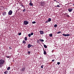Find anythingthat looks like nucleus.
Listing matches in <instances>:
<instances>
[{
    "mask_svg": "<svg viewBox=\"0 0 74 74\" xmlns=\"http://www.w3.org/2000/svg\"><path fill=\"white\" fill-rule=\"evenodd\" d=\"M4 63V60L2 59L0 60V68H1Z\"/></svg>",
    "mask_w": 74,
    "mask_h": 74,
    "instance_id": "nucleus-1",
    "label": "nucleus"
},
{
    "mask_svg": "<svg viewBox=\"0 0 74 74\" xmlns=\"http://www.w3.org/2000/svg\"><path fill=\"white\" fill-rule=\"evenodd\" d=\"M29 21H25L24 22V25H27L29 24Z\"/></svg>",
    "mask_w": 74,
    "mask_h": 74,
    "instance_id": "nucleus-2",
    "label": "nucleus"
},
{
    "mask_svg": "<svg viewBox=\"0 0 74 74\" xmlns=\"http://www.w3.org/2000/svg\"><path fill=\"white\" fill-rule=\"evenodd\" d=\"M12 14V10H10L8 12V15H11Z\"/></svg>",
    "mask_w": 74,
    "mask_h": 74,
    "instance_id": "nucleus-3",
    "label": "nucleus"
},
{
    "mask_svg": "<svg viewBox=\"0 0 74 74\" xmlns=\"http://www.w3.org/2000/svg\"><path fill=\"white\" fill-rule=\"evenodd\" d=\"M40 4L42 6H43L44 5H45V3L44 1H43L42 2H41Z\"/></svg>",
    "mask_w": 74,
    "mask_h": 74,
    "instance_id": "nucleus-4",
    "label": "nucleus"
},
{
    "mask_svg": "<svg viewBox=\"0 0 74 74\" xmlns=\"http://www.w3.org/2000/svg\"><path fill=\"white\" fill-rule=\"evenodd\" d=\"M62 36H65V37H66V36H70V34H62Z\"/></svg>",
    "mask_w": 74,
    "mask_h": 74,
    "instance_id": "nucleus-5",
    "label": "nucleus"
},
{
    "mask_svg": "<svg viewBox=\"0 0 74 74\" xmlns=\"http://www.w3.org/2000/svg\"><path fill=\"white\" fill-rule=\"evenodd\" d=\"M73 8H69L68 9V11H69V12H71L73 10Z\"/></svg>",
    "mask_w": 74,
    "mask_h": 74,
    "instance_id": "nucleus-6",
    "label": "nucleus"
},
{
    "mask_svg": "<svg viewBox=\"0 0 74 74\" xmlns=\"http://www.w3.org/2000/svg\"><path fill=\"white\" fill-rule=\"evenodd\" d=\"M43 51H44V55H46L47 54V52H46V51L45 50H44V49H43Z\"/></svg>",
    "mask_w": 74,
    "mask_h": 74,
    "instance_id": "nucleus-7",
    "label": "nucleus"
},
{
    "mask_svg": "<svg viewBox=\"0 0 74 74\" xmlns=\"http://www.w3.org/2000/svg\"><path fill=\"white\" fill-rule=\"evenodd\" d=\"M40 34H44V32L42 31H40Z\"/></svg>",
    "mask_w": 74,
    "mask_h": 74,
    "instance_id": "nucleus-8",
    "label": "nucleus"
},
{
    "mask_svg": "<svg viewBox=\"0 0 74 74\" xmlns=\"http://www.w3.org/2000/svg\"><path fill=\"white\" fill-rule=\"evenodd\" d=\"M25 68L23 67L22 68L21 71H25Z\"/></svg>",
    "mask_w": 74,
    "mask_h": 74,
    "instance_id": "nucleus-9",
    "label": "nucleus"
},
{
    "mask_svg": "<svg viewBox=\"0 0 74 74\" xmlns=\"http://www.w3.org/2000/svg\"><path fill=\"white\" fill-rule=\"evenodd\" d=\"M31 47V45L29 44L28 45L27 48H30Z\"/></svg>",
    "mask_w": 74,
    "mask_h": 74,
    "instance_id": "nucleus-10",
    "label": "nucleus"
},
{
    "mask_svg": "<svg viewBox=\"0 0 74 74\" xmlns=\"http://www.w3.org/2000/svg\"><path fill=\"white\" fill-rule=\"evenodd\" d=\"M29 5H31V6H33L34 5H33V3H29Z\"/></svg>",
    "mask_w": 74,
    "mask_h": 74,
    "instance_id": "nucleus-11",
    "label": "nucleus"
},
{
    "mask_svg": "<svg viewBox=\"0 0 74 74\" xmlns=\"http://www.w3.org/2000/svg\"><path fill=\"white\" fill-rule=\"evenodd\" d=\"M39 40L40 41H41V42H44V40L43 39H40Z\"/></svg>",
    "mask_w": 74,
    "mask_h": 74,
    "instance_id": "nucleus-12",
    "label": "nucleus"
},
{
    "mask_svg": "<svg viewBox=\"0 0 74 74\" xmlns=\"http://www.w3.org/2000/svg\"><path fill=\"white\" fill-rule=\"evenodd\" d=\"M7 14H6V12H3V15H6Z\"/></svg>",
    "mask_w": 74,
    "mask_h": 74,
    "instance_id": "nucleus-13",
    "label": "nucleus"
},
{
    "mask_svg": "<svg viewBox=\"0 0 74 74\" xmlns=\"http://www.w3.org/2000/svg\"><path fill=\"white\" fill-rule=\"evenodd\" d=\"M8 72L7 71H5L4 73V74H8Z\"/></svg>",
    "mask_w": 74,
    "mask_h": 74,
    "instance_id": "nucleus-14",
    "label": "nucleus"
},
{
    "mask_svg": "<svg viewBox=\"0 0 74 74\" xmlns=\"http://www.w3.org/2000/svg\"><path fill=\"white\" fill-rule=\"evenodd\" d=\"M22 42L23 44H26V41H25V40H23V41Z\"/></svg>",
    "mask_w": 74,
    "mask_h": 74,
    "instance_id": "nucleus-15",
    "label": "nucleus"
},
{
    "mask_svg": "<svg viewBox=\"0 0 74 74\" xmlns=\"http://www.w3.org/2000/svg\"><path fill=\"white\" fill-rule=\"evenodd\" d=\"M10 69H11V68L10 67H8L7 69V70L8 71L10 70Z\"/></svg>",
    "mask_w": 74,
    "mask_h": 74,
    "instance_id": "nucleus-16",
    "label": "nucleus"
},
{
    "mask_svg": "<svg viewBox=\"0 0 74 74\" xmlns=\"http://www.w3.org/2000/svg\"><path fill=\"white\" fill-rule=\"evenodd\" d=\"M44 46L45 48H47L48 47L45 45H44Z\"/></svg>",
    "mask_w": 74,
    "mask_h": 74,
    "instance_id": "nucleus-17",
    "label": "nucleus"
},
{
    "mask_svg": "<svg viewBox=\"0 0 74 74\" xmlns=\"http://www.w3.org/2000/svg\"><path fill=\"white\" fill-rule=\"evenodd\" d=\"M25 41H27V37H25Z\"/></svg>",
    "mask_w": 74,
    "mask_h": 74,
    "instance_id": "nucleus-18",
    "label": "nucleus"
},
{
    "mask_svg": "<svg viewBox=\"0 0 74 74\" xmlns=\"http://www.w3.org/2000/svg\"><path fill=\"white\" fill-rule=\"evenodd\" d=\"M53 36L52 34H49V36L50 37H52Z\"/></svg>",
    "mask_w": 74,
    "mask_h": 74,
    "instance_id": "nucleus-19",
    "label": "nucleus"
},
{
    "mask_svg": "<svg viewBox=\"0 0 74 74\" xmlns=\"http://www.w3.org/2000/svg\"><path fill=\"white\" fill-rule=\"evenodd\" d=\"M49 22H51V18H49L48 19V20Z\"/></svg>",
    "mask_w": 74,
    "mask_h": 74,
    "instance_id": "nucleus-20",
    "label": "nucleus"
},
{
    "mask_svg": "<svg viewBox=\"0 0 74 74\" xmlns=\"http://www.w3.org/2000/svg\"><path fill=\"white\" fill-rule=\"evenodd\" d=\"M58 26V25L57 24H55L54 25V27H56Z\"/></svg>",
    "mask_w": 74,
    "mask_h": 74,
    "instance_id": "nucleus-21",
    "label": "nucleus"
},
{
    "mask_svg": "<svg viewBox=\"0 0 74 74\" xmlns=\"http://www.w3.org/2000/svg\"><path fill=\"white\" fill-rule=\"evenodd\" d=\"M36 23V21H33L32 22V24H35Z\"/></svg>",
    "mask_w": 74,
    "mask_h": 74,
    "instance_id": "nucleus-22",
    "label": "nucleus"
},
{
    "mask_svg": "<svg viewBox=\"0 0 74 74\" xmlns=\"http://www.w3.org/2000/svg\"><path fill=\"white\" fill-rule=\"evenodd\" d=\"M55 7H60V6L59 5H58L57 6H55Z\"/></svg>",
    "mask_w": 74,
    "mask_h": 74,
    "instance_id": "nucleus-23",
    "label": "nucleus"
},
{
    "mask_svg": "<svg viewBox=\"0 0 74 74\" xmlns=\"http://www.w3.org/2000/svg\"><path fill=\"white\" fill-rule=\"evenodd\" d=\"M18 34L19 36H21V35L22 34V33H21V32H20L18 33Z\"/></svg>",
    "mask_w": 74,
    "mask_h": 74,
    "instance_id": "nucleus-24",
    "label": "nucleus"
},
{
    "mask_svg": "<svg viewBox=\"0 0 74 74\" xmlns=\"http://www.w3.org/2000/svg\"><path fill=\"white\" fill-rule=\"evenodd\" d=\"M31 52L30 51H28V55H30V53Z\"/></svg>",
    "mask_w": 74,
    "mask_h": 74,
    "instance_id": "nucleus-25",
    "label": "nucleus"
},
{
    "mask_svg": "<svg viewBox=\"0 0 74 74\" xmlns=\"http://www.w3.org/2000/svg\"><path fill=\"white\" fill-rule=\"evenodd\" d=\"M62 33V32H60L59 31V32H57V34H59V33Z\"/></svg>",
    "mask_w": 74,
    "mask_h": 74,
    "instance_id": "nucleus-26",
    "label": "nucleus"
},
{
    "mask_svg": "<svg viewBox=\"0 0 74 74\" xmlns=\"http://www.w3.org/2000/svg\"><path fill=\"white\" fill-rule=\"evenodd\" d=\"M23 12H25L26 11V9H24L23 10Z\"/></svg>",
    "mask_w": 74,
    "mask_h": 74,
    "instance_id": "nucleus-27",
    "label": "nucleus"
},
{
    "mask_svg": "<svg viewBox=\"0 0 74 74\" xmlns=\"http://www.w3.org/2000/svg\"><path fill=\"white\" fill-rule=\"evenodd\" d=\"M28 36L29 37H31V35L30 34H28Z\"/></svg>",
    "mask_w": 74,
    "mask_h": 74,
    "instance_id": "nucleus-28",
    "label": "nucleus"
},
{
    "mask_svg": "<svg viewBox=\"0 0 74 74\" xmlns=\"http://www.w3.org/2000/svg\"><path fill=\"white\" fill-rule=\"evenodd\" d=\"M31 36H33V32H32L31 34Z\"/></svg>",
    "mask_w": 74,
    "mask_h": 74,
    "instance_id": "nucleus-29",
    "label": "nucleus"
},
{
    "mask_svg": "<svg viewBox=\"0 0 74 74\" xmlns=\"http://www.w3.org/2000/svg\"><path fill=\"white\" fill-rule=\"evenodd\" d=\"M66 16L67 17H68V18H69L70 17V16H69V15L68 14H67L66 15Z\"/></svg>",
    "mask_w": 74,
    "mask_h": 74,
    "instance_id": "nucleus-30",
    "label": "nucleus"
},
{
    "mask_svg": "<svg viewBox=\"0 0 74 74\" xmlns=\"http://www.w3.org/2000/svg\"><path fill=\"white\" fill-rule=\"evenodd\" d=\"M60 64V62H57V64H58V65Z\"/></svg>",
    "mask_w": 74,
    "mask_h": 74,
    "instance_id": "nucleus-31",
    "label": "nucleus"
},
{
    "mask_svg": "<svg viewBox=\"0 0 74 74\" xmlns=\"http://www.w3.org/2000/svg\"><path fill=\"white\" fill-rule=\"evenodd\" d=\"M43 67H44V65H42V66H41V68L42 69H43Z\"/></svg>",
    "mask_w": 74,
    "mask_h": 74,
    "instance_id": "nucleus-32",
    "label": "nucleus"
},
{
    "mask_svg": "<svg viewBox=\"0 0 74 74\" xmlns=\"http://www.w3.org/2000/svg\"><path fill=\"white\" fill-rule=\"evenodd\" d=\"M49 22V21L48 20H47V21H46L45 23H48Z\"/></svg>",
    "mask_w": 74,
    "mask_h": 74,
    "instance_id": "nucleus-33",
    "label": "nucleus"
},
{
    "mask_svg": "<svg viewBox=\"0 0 74 74\" xmlns=\"http://www.w3.org/2000/svg\"><path fill=\"white\" fill-rule=\"evenodd\" d=\"M20 5H21V6H22V7H23L24 6L22 4H21Z\"/></svg>",
    "mask_w": 74,
    "mask_h": 74,
    "instance_id": "nucleus-34",
    "label": "nucleus"
},
{
    "mask_svg": "<svg viewBox=\"0 0 74 74\" xmlns=\"http://www.w3.org/2000/svg\"><path fill=\"white\" fill-rule=\"evenodd\" d=\"M6 58H9L10 57L9 56H6Z\"/></svg>",
    "mask_w": 74,
    "mask_h": 74,
    "instance_id": "nucleus-35",
    "label": "nucleus"
},
{
    "mask_svg": "<svg viewBox=\"0 0 74 74\" xmlns=\"http://www.w3.org/2000/svg\"><path fill=\"white\" fill-rule=\"evenodd\" d=\"M52 62H54L55 61V60H52Z\"/></svg>",
    "mask_w": 74,
    "mask_h": 74,
    "instance_id": "nucleus-36",
    "label": "nucleus"
},
{
    "mask_svg": "<svg viewBox=\"0 0 74 74\" xmlns=\"http://www.w3.org/2000/svg\"><path fill=\"white\" fill-rule=\"evenodd\" d=\"M31 47H33L34 46H33V45H31Z\"/></svg>",
    "mask_w": 74,
    "mask_h": 74,
    "instance_id": "nucleus-37",
    "label": "nucleus"
},
{
    "mask_svg": "<svg viewBox=\"0 0 74 74\" xmlns=\"http://www.w3.org/2000/svg\"><path fill=\"white\" fill-rule=\"evenodd\" d=\"M9 49H12L11 48V47H9Z\"/></svg>",
    "mask_w": 74,
    "mask_h": 74,
    "instance_id": "nucleus-38",
    "label": "nucleus"
},
{
    "mask_svg": "<svg viewBox=\"0 0 74 74\" xmlns=\"http://www.w3.org/2000/svg\"><path fill=\"white\" fill-rule=\"evenodd\" d=\"M38 42H37V43H39V42H38Z\"/></svg>",
    "mask_w": 74,
    "mask_h": 74,
    "instance_id": "nucleus-39",
    "label": "nucleus"
},
{
    "mask_svg": "<svg viewBox=\"0 0 74 74\" xmlns=\"http://www.w3.org/2000/svg\"><path fill=\"white\" fill-rule=\"evenodd\" d=\"M23 8H25V6H23Z\"/></svg>",
    "mask_w": 74,
    "mask_h": 74,
    "instance_id": "nucleus-40",
    "label": "nucleus"
},
{
    "mask_svg": "<svg viewBox=\"0 0 74 74\" xmlns=\"http://www.w3.org/2000/svg\"><path fill=\"white\" fill-rule=\"evenodd\" d=\"M30 3H32V1H30Z\"/></svg>",
    "mask_w": 74,
    "mask_h": 74,
    "instance_id": "nucleus-41",
    "label": "nucleus"
},
{
    "mask_svg": "<svg viewBox=\"0 0 74 74\" xmlns=\"http://www.w3.org/2000/svg\"><path fill=\"white\" fill-rule=\"evenodd\" d=\"M54 1H56L55 0H54Z\"/></svg>",
    "mask_w": 74,
    "mask_h": 74,
    "instance_id": "nucleus-42",
    "label": "nucleus"
},
{
    "mask_svg": "<svg viewBox=\"0 0 74 74\" xmlns=\"http://www.w3.org/2000/svg\"><path fill=\"white\" fill-rule=\"evenodd\" d=\"M43 45H44V43H43Z\"/></svg>",
    "mask_w": 74,
    "mask_h": 74,
    "instance_id": "nucleus-43",
    "label": "nucleus"
}]
</instances>
